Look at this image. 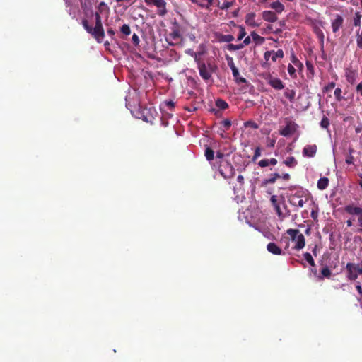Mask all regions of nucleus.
Returning <instances> with one entry per match:
<instances>
[{"instance_id": "34", "label": "nucleus", "mask_w": 362, "mask_h": 362, "mask_svg": "<svg viewBox=\"0 0 362 362\" xmlns=\"http://www.w3.org/2000/svg\"><path fill=\"white\" fill-rule=\"evenodd\" d=\"M305 259L310 264V265L313 267H315V261L312 257V255L309 252H305L304 255Z\"/></svg>"}, {"instance_id": "1", "label": "nucleus", "mask_w": 362, "mask_h": 362, "mask_svg": "<svg viewBox=\"0 0 362 362\" xmlns=\"http://www.w3.org/2000/svg\"><path fill=\"white\" fill-rule=\"evenodd\" d=\"M82 25L86 31L90 34L98 43H101L105 37V30L102 23L101 16L99 12L95 13V26L89 25L88 20H82Z\"/></svg>"}, {"instance_id": "63", "label": "nucleus", "mask_w": 362, "mask_h": 362, "mask_svg": "<svg viewBox=\"0 0 362 362\" xmlns=\"http://www.w3.org/2000/svg\"><path fill=\"white\" fill-rule=\"evenodd\" d=\"M356 90H362V82L358 83L356 86Z\"/></svg>"}, {"instance_id": "10", "label": "nucleus", "mask_w": 362, "mask_h": 362, "mask_svg": "<svg viewBox=\"0 0 362 362\" xmlns=\"http://www.w3.org/2000/svg\"><path fill=\"white\" fill-rule=\"evenodd\" d=\"M215 104H216L217 109L214 108V107H211L210 109V112L211 113H213L214 115H216V117H221V112L220 110H224L227 109L228 107V105L225 100H223L221 98H218L216 100Z\"/></svg>"}, {"instance_id": "15", "label": "nucleus", "mask_w": 362, "mask_h": 362, "mask_svg": "<svg viewBox=\"0 0 362 362\" xmlns=\"http://www.w3.org/2000/svg\"><path fill=\"white\" fill-rule=\"evenodd\" d=\"M153 4L156 6L157 8H160V10L158 12V14L160 16H164L166 14V2L164 0H154Z\"/></svg>"}, {"instance_id": "9", "label": "nucleus", "mask_w": 362, "mask_h": 362, "mask_svg": "<svg viewBox=\"0 0 362 362\" xmlns=\"http://www.w3.org/2000/svg\"><path fill=\"white\" fill-rule=\"evenodd\" d=\"M344 211L350 215H357L358 226L362 227V208L349 204L344 207Z\"/></svg>"}, {"instance_id": "35", "label": "nucleus", "mask_w": 362, "mask_h": 362, "mask_svg": "<svg viewBox=\"0 0 362 362\" xmlns=\"http://www.w3.org/2000/svg\"><path fill=\"white\" fill-rule=\"evenodd\" d=\"M354 152V150L353 148L349 149V155L346 156V160H345V162L347 164H353L354 163V158L352 156V153Z\"/></svg>"}, {"instance_id": "58", "label": "nucleus", "mask_w": 362, "mask_h": 362, "mask_svg": "<svg viewBox=\"0 0 362 362\" xmlns=\"http://www.w3.org/2000/svg\"><path fill=\"white\" fill-rule=\"evenodd\" d=\"M227 60H228V64L230 69H231V66H235V64L233 62V59L231 57L227 58Z\"/></svg>"}, {"instance_id": "22", "label": "nucleus", "mask_w": 362, "mask_h": 362, "mask_svg": "<svg viewBox=\"0 0 362 362\" xmlns=\"http://www.w3.org/2000/svg\"><path fill=\"white\" fill-rule=\"evenodd\" d=\"M250 36L252 37L253 41L255 42L256 45H262L265 41L263 37L259 35L255 31H252L251 33Z\"/></svg>"}, {"instance_id": "2", "label": "nucleus", "mask_w": 362, "mask_h": 362, "mask_svg": "<svg viewBox=\"0 0 362 362\" xmlns=\"http://www.w3.org/2000/svg\"><path fill=\"white\" fill-rule=\"evenodd\" d=\"M192 55H194V60L197 62L200 76L206 83L211 81V76L216 69V66L211 63L206 64L204 62L197 58L195 52H193Z\"/></svg>"}, {"instance_id": "37", "label": "nucleus", "mask_w": 362, "mask_h": 362, "mask_svg": "<svg viewBox=\"0 0 362 362\" xmlns=\"http://www.w3.org/2000/svg\"><path fill=\"white\" fill-rule=\"evenodd\" d=\"M329 126V119L326 116L324 115L320 122V127L323 129H328Z\"/></svg>"}, {"instance_id": "41", "label": "nucleus", "mask_w": 362, "mask_h": 362, "mask_svg": "<svg viewBox=\"0 0 362 362\" xmlns=\"http://www.w3.org/2000/svg\"><path fill=\"white\" fill-rule=\"evenodd\" d=\"M356 43L359 48H362V31L361 33H357L356 35Z\"/></svg>"}, {"instance_id": "61", "label": "nucleus", "mask_w": 362, "mask_h": 362, "mask_svg": "<svg viewBox=\"0 0 362 362\" xmlns=\"http://www.w3.org/2000/svg\"><path fill=\"white\" fill-rule=\"evenodd\" d=\"M185 109L186 110H187L188 112L196 111V110H197V108L196 107H192V108H189V107H185Z\"/></svg>"}, {"instance_id": "11", "label": "nucleus", "mask_w": 362, "mask_h": 362, "mask_svg": "<svg viewBox=\"0 0 362 362\" xmlns=\"http://www.w3.org/2000/svg\"><path fill=\"white\" fill-rule=\"evenodd\" d=\"M296 130V124L293 122L288 121L286 127L279 131L281 135L284 136H288L293 134Z\"/></svg>"}, {"instance_id": "32", "label": "nucleus", "mask_w": 362, "mask_h": 362, "mask_svg": "<svg viewBox=\"0 0 362 362\" xmlns=\"http://www.w3.org/2000/svg\"><path fill=\"white\" fill-rule=\"evenodd\" d=\"M361 18H362V15L361 14L360 12L357 11L355 13L354 20H353V23H354V26L358 27V26L361 25Z\"/></svg>"}, {"instance_id": "60", "label": "nucleus", "mask_w": 362, "mask_h": 362, "mask_svg": "<svg viewBox=\"0 0 362 362\" xmlns=\"http://www.w3.org/2000/svg\"><path fill=\"white\" fill-rule=\"evenodd\" d=\"M193 4H197V6H199V4H202V0H190Z\"/></svg>"}, {"instance_id": "62", "label": "nucleus", "mask_w": 362, "mask_h": 362, "mask_svg": "<svg viewBox=\"0 0 362 362\" xmlns=\"http://www.w3.org/2000/svg\"><path fill=\"white\" fill-rule=\"evenodd\" d=\"M235 47H237V50L243 49L245 46L244 44L241 43L239 45H235Z\"/></svg>"}, {"instance_id": "64", "label": "nucleus", "mask_w": 362, "mask_h": 362, "mask_svg": "<svg viewBox=\"0 0 362 362\" xmlns=\"http://www.w3.org/2000/svg\"><path fill=\"white\" fill-rule=\"evenodd\" d=\"M216 157L218 158H222L223 157V153L221 152H217Z\"/></svg>"}, {"instance_id": "4", "label": "nucleus", "mask_w": 362, "mask_h": 362, "mask_svg": "<svg viewBox=\"0 0 362 362\" xmlns=\"http://www.w3.org/2000/svg\"><path fill=\"white\" fill-rule=\"evenodd\" d=\"M286 233L290 236L291 240L296 243L293 248L300 250L305 247V240L304 235L298 229H288Z\"/></svg>"}, {"instance_id": "33", "label": "nucleus", "mask_w": 362, "mask_h": 362, "mask_svg": "<svg viewBox=\"0 0 362 362\" xmlns=\"http://www.w3.org/2000/svg\"><path fill=\"white\" fill-rule=\"evenodd\" d=\"M226 168H228L230 170V173L228 175H223V173L222 171V169L220 170V173L224 177H231L234 175L235 174V170H234V168L233 167V165L230 163H227Z\"/></svg>"}, {"instance_id": "45", "label": "nucleus", "mask_w": 362, "mask_h": 362, "mask_svg": "<svg viewBox=\"0 0 362 362\" xmlns=\"http://www.w3.org/2000/svg\"><path fill=\"white\" fill-rule=\"evenodd\" d=\"M341 93L342 92H334L335 98L338 100H341V99L345 98V95L347 93V92H343L344 93V95H341Z\"/></svg>"}, {"instance_id": "18", "label": "nucleus", "mask_w": 362, "mask_h": 362, "mask_svg": "<svg viewBox=\"0 0 362 362\" xmlns=\"http://www.w3.org/2000/svg\"><path fill=\"white\" fill-rule=\"evenodd\" d=\"M221 127L220 130L222 133H224L230 129L231 127V121L229 119H226L220 122ZM221 136L223 137V134H221Z\"/></svg>"}, {"instance_id": "39", "label": "nucleus", "mask_w": 362, "mask_h": 362, "mask_svg": "<svg viewBox=\"0 0 362 362\" xmlns=\"http://www.w3.org/2000/svg\"><path fill=\"white\" fill-rule=\"evenodd\" d=\"M260 156H261V148L259 146H257L255 149V153H254V156H253V157L252 158V160L253 162H255Z\"/></svg>"}, {"instance_id": "17", "label": "nucleus", "mask_w": 362, "mask_h": 362, "mask_svg": "<svg viewBox=\"0 0 362 362\" xmlns=\"http://www.w3.org/2000/svg\"><path fill=\"white\" fill-rule=\"evenodd\" d=\"M255 13H247L245 16V23L253 28L259 26L257 23H255Z\"/></svg>"}, {"instance_id": "49", "label": "nucleus", "mask_w": 362, "mask_h": 362, "mask_svg": "<svg viewBox=\"0 0 362 362\" xmlns=\"http://www.w3.org/2000/svg\"><path fill=\"white\" fill-rule=\"evenodd\" d=\"M164 103L170 109L173 108L175 106V103L173 100L165 101Z\"/></svg>"}, {"instance_id": "8", "label": "nucleus", "mask_w": 362, "mask_h": 362, "mask_svg": "<svg viewBox=\"0 0 362 362\" xmlns=\"http://www.w3.org/2000/svg\"><path fill=\"white\" fill-rule=\"evenodd\" d=\"M344 23V18L340 14H334L331 19V28L332 33L338 35L339 30L343 28Z\"/></svg>"}, {"instance_id": "55", "label": "nucleus", "mask_w": 362, "mask_h": 362, "mask_svg": "<svg viewBox=\"0 0 362 362\" xmlns=\"http://www.w3.org/2000/svg\"><path fill=\"white\" fill-rule=\"evenodd\" d=\"M310 216L313 220H316L317 218V212L315 211H312L310 214Z\"/></svg>"}, {"instance_id": "24", "label": "nucleus", "mask_w": 362, "mask_h": 362, "mask_svg": "<svg viewBox=\"0 0 362 362\" xmlns=\"http://www.w3.org/2000/svg\"><path fill=\"white\" fill-rule=\"evenodd\" d=\"M169 36L175 41H178L182 39L181 34L178 28H173Z\"/></svg>"}, {"instance_id": "3", "label": "nucleus", "mask_w": 362, "mask_h": 362, "mask_svg": "<svg viewBox=\"0 0 362 362\" xmlns=\"http://www.w3.org/2000/svg\"><path fill=\"white\" fill-rule=\"evenodd\" d=\"M272 206L274 207L279 218L282 221L287 216H289V210H287V206L285 203L284 198L281 200L277 199L276 195H272L270 198Z\"/></svg>"}, {"instance_id": "16", "label": "nucleus", "mask_w": 362, "mask_h": 362, "mask_svg": "<svg viewBox=\"0 0 362 362\" xmlns=\"http://www.w3.org/2000/svg\"><path fill=\"white\" fill-rule=\"evenodd\" d=\"M267 249L269 252L274 255H280L283 254L282 250L274 243H269L267 245Z\"/></svg>"}, {"instance_id": "51", "label": "nucleus", "mask_w": 362, "mask_h": 362, "mask_svg": "<svg viewBox=\"0 0 362 362\" xmlns=\"http://www.w3.org/2000/svg\"><path fill=\"white\" fill-rule=\"evenodd\" d=\"M227 49L229 51H236L237 47H235V45L234 44H228L226 47Z\"/></svg>"}, {"instance_id": "57", "label": "nucleus", "mask_w": 362, "mask_h": 362, "mask_svg": "<svg viewBox=\"0 0 362 362\" xmlns=\"http://www.w3.org/2000/svg\"><path fill=\"white\" fill-rule=\"evenodd\" d=\"M237 180L239 183L243 185L244 183V177L242 175H239L237 177Z\"/></svg>"}, {"instance_id": "6", "label": "nucleus", "mask_w": 362, "mask_h": 362, "mask_svg": "<svg viewBox=\"0 0 362 362\" xmlns=\"http://www.w3.org/2000/svg\"><path fill=\"white\" fill-rule=\"evenodd\" d=\"M126 105L129 108H136L141 105L140 92H128L125 97Z\"/></svg>"}, {"instance_id": "53", "label": "nucleus", "mask_w": 362, "mask_h": 362, "mask_svg": "<svg viewBox=\"0 0 362 362\" xmlns=\"http://www.w3.org/2000/svg\"><path fill=\"white\" fill-rule=\"evenodd\" d=\"M250 42H251L250 37L247 36L244 39L243 44H244V46H245V45H248Z\"/></svg>"}, {"instance_id": "27", "label": "nucleus", "mask_w": 362, "mask_h": 362, "mask_svg": "<svg viewBox=\"0 0 362 362\" xmlns=\"http://www.w3.org/2000/svg\"><path fill=\"white\" fill-rule=\"evenodd\" d=\"M272 54L271 59L272 62H276L277 59H281L284 57V52L282 49H278L276 52L272 50Z\"/></svg>"}, {"instance_id": "48", "label": "nucleus", "mask_w": 362, "mask_h": 362, "mask_svg": "<svg viewBox=\"0 0 362 362\" xmlns=\"http://www.w3.org/2000/svg\"><path fill=\"white\" fill-rule=\"evenodd\" d=\"M272 54V51H267V52H264V58L266 60V62H268L269 60V59H271Z\"/></svg>"}, {"instance_id": "31", "label": "nucleus", "mask_w": 362, "mask_h": 362, "mask_svg": "<svg viewBox=\"0 0 362 362\" xmlns=\"http://www.w3.org/2000/svg\"><path fill=\"white\" fill-rule=\"evenodd\" d=\"M205 157L207 160L211 161L214 158V152L212 148L207 147L205 150Z\"/></svg>"}, {"instance_id": "14", "label": "nucleus", "mask_w": 362, "mask_h": 362, "mask_svg": "<svg viewBox=\"0 0 362 362\" xmlns=\"http://www.w3.org/2000/svg\"><path fill=\"white\" fill-rule=\"evenodd\" d=\"M262 18L270 23L276 22L278 19L276 13L272 11H264L262 12Z\"/></svg>"}, {"instance_id": "38", "label": "nucleus", "mask_w": 362, "mask_h": 362, "mask_svg": "<svg viewBox=\"0 0 362 362\" xmlns=\"http://www.w3.org/2000/svg\"><path fill=\"white\" fill-rule=\"evenodd\" d=\"M321 274L323 277L329 278L331 276L332 273H331L330 269L328 268V267H325L322 268V269L321 271Z\"/></svg>"}, {"instance_id": "52", "label": "nucleus", "mask_w": 362, "mask_h": 362, "mask_svg": "<svg viewBox=\"0 0 362 362\" xmlns=\"http://www.w3.org/2000/svg\"><path fill=\"white\" fill-rule=\"evenodd\" d=\"M275 144H276V140L274 139H269V142L267 144V146H269V147H274L275 146Z\"/></svg>"}, {"instance_id": "46", "label": "nucleus", "mask_w": 362, "mask_h": 362, "mask_svg": "<svg viewBox=\"0 0 362 362\" xmlns=\"http://www.w3.org/2000/svg\"><path fill=\"white\" fill-rule=\"evenodd\" d=\"M153 119V117L152 115L148 116V115H143V120L146 122H150L152 124Z\"/></svg>"}, {"instance_id": "21", "label": "nucleus", "mask_w": 362, "mask_h": 362, "mask_svg": "<svg viewBox=\"0 0 362 362\" xmlns=\"http://www.w3.org/2000/svg\"><path fill=\"white\" fill-rule=\"evenodd\" d=\"M270 8L275 10L276 13H281L284 10V6L279 1H276L270 4Z\"/></svg>"}, {"instance_id": "20", "label": "nucleus", "mask_w": 362, "mask_h": 362, "mask_svg": "<svg viewBox=\"0 0 362 362\" xmlns=\"http://www.w3.org/2000/svg\"><path fill=\"white\" fill-rule=\"evenodd\" d=\"M121 38L126 39L131 34V28L129 25L124 24L119 29Z\"/></svg>"}, {"instance_id": "19", "label": "nucleus", "mask_w": 362, "mask_h": 362, "mask_svg": "<svg viewBox=\"0 0 362 362\" xmlns=\"http://www.w3.org/2000/svg\"><path fill=\"white\" fill-rule=\"evenodd\" d=\"M329 182V181L327 177H321L317 181V188L320 190H324L328 187Z\"/></svg>"}, {"instance_id": "40", "label": "nucleus", "mask_w": 362, "mask_h": 362, "mask_svg": "<svg viewBox=\"0 0 362 362\" xmlns=\"http://www.w3.org/2000/svg\"><path fill=\"white\" fill-rule=\"evenodd\" d=\"M239 28H240V31H239V34L238 35V40H241L246 35V32H245V28L243 26H240Z\"/></svg>"}, {"instance_id": "36", "label": "nucleus", "mask_w": 362, "mask_h": 362, "mask_svg": "<svg viewBox=\"0 0 362 362\" xmlns=\"http://www.w3.org/2000/svg\"><path fill=\"white\" fill-rule=\"evenodd\" d=\"M231 71L233 76L236 78V80H238V76L239 75V71L238 68L235 66H231ZM239 80L241 82H246L245 79L243 78H240Z\"/></svg>"}, {"instance_id": "5", "label": "nucleus", "mask_w": 362, "mask_h": 362, "mask_svg": "<svg viewBox=\"0 0 362 362\" xmlns=\"http://www.w3.org/2000/svg\"><path fill=\"white\" fill-rule=\"evenodd\" d=\"M346 277L350 281H355L358 275H362V268L359 264L349 262L346 264Z\"/></svg>"}, {"instance_id": "7", "label": "nucleus", "mask_w": 362, "mask_h": 362, "mask_svg": "<svg viewBox=\"0 0 362 362\" xmlns=\"http://www.w3.org/2000/svg\"><path fill=\"white\" fill-rule=\"evenodd\" d=\"M305 192L303 190H298L294 194H291L288 197L289 203L294 206L303 207L305 204L303 197Z\"/></svg>"}, {"instance_id": "43", "label": "nucleus", "mask_w": 362, "mask_h": 362, "mask_svg": "<svg viewBox=\"0 0 362 362\" xmlns=\"http://www.w3.org/2000/svg\"><path fill=\"white\" fill-rule=\"evenodd\" d=\"M132 42L133 44L135 45V46H137L139 45V42H140V40H139V36L136 34V33H134L132 37Z\"/></svg>"}, {"instance_id": "28", "label": "nucleus", "mask_w": 362, "mask_h": 362, "mask_svg": "<svg viewBox=\"0 0 362 362\" xmlns=\"http://www.w3.org/2000/svg\"><path fill=\"white\" fill-rule=\"evenodd\" d=\"M218 40L221 42H230L234 40V37L232 35H220Z\"/></svg>"}, {"instance_id": "59", "label": "nucleus", "mask_w": 362, "mask_h": 362, "mask_svg": "<svg viewBox=\"0 0 362 362\" xmlns=\"http://www.w3.org/2000/svg\"><path fill=\"white\" fill-rule=\"evenodd\" d=\"M284 180H288L290 179V175L288 173H284L282 176H281Z\"/></svg>"}, {"instance_id": "30", "label": "nucleus", "mask_w": 362, "mask_h": 362, "mask_svg": "<svg viewBox=\"0 0 362 362\" xmlns=\"http://www.w3.org/2000/svg\"><path fill=\"white\" fill-rule=\"evenodd\" d=\"M280 177H281V175L279 173H275L274 174H272L270 175V177L265 180L264 182L265 184H272V183H274L276 182V180Z\"/></svg>"}, {"instance_id": "29", "label": "nucleus", "mask_w": 362, "mask_h": 362, "mask_svg": "<svg viewBox=\"0 0 362 362\" xmlns=\"http://www.w3.org/2000/svg\"><path fill=\"white\" fill-rule=\"evenodd\" d=\"M356 72L353 71H348L346 74V80L351 84H354L356 78Z\"/></svg>"}, {"instance_id": "50", "label": "nucleus", "mask_w": 362, "mask_h": 362, "mask_svg": "<svg viewBox=\"0 0 362 362\" xmlns=\"http://www.w3.org/2000/svg\"><path fill=\"white\" fill-rule=\"evenodd\" d=\"M107 34L112 37V39H115L114 36L115 35V32L112 28H107Z\"/></svg>"}, {"instance_id": "47", "label": "nucleus", "mask_w": 362, "mask_h": 362, "mask_svg": "<svg viewBox=\"0 0 362 362\" xmlns=\"http://www.w3.org/2000/svg\"><path fill=\"white\" fill-rule=\"evenodd\" d=\"M286 97L291 101L295 97V92H285Z\"/></svg>"}, {"instance_id": "12", "label": "nucleus", "mask_w": 362, "mask_h": 362, "mask_svg": "<svg viewBox=\"0 0 362 362\" xmlns=\"http://www.w3.org/2000/svg\"><path fill=\"white\" fill-rule=\"evenodd\" d=\"M266 81L267 83L269 84L274 89L280 90L284 88V87L282 81L279 78L274 77L271 75H269L266 78Z\"/></svg>"}, {"instance_id": "44", "label": "nucleus", "mask_w": 362, "mask_h": 362, "mask_svg": "<svg viewBox=\"0 0 362 362\" xmlns=\"http://www.w3.org/2000/svg\"><path fill=\"white\" fill-rule=\"evenodd\" d=\"M258 165L261 168H264L269 165V159H263L259 161Z\"/></svg>"}, {"instance_id": "26", "label": "nucleus", "mask_w": 362, "mask_h": 362, "mask_svg": "<svg viewBox=\"0 0 362 362\" xmlns=\"http://www.w3.org/2000/svg\"><path fill=\"white\" fill-rule=\"evenodd\" d=\"M202 4H199V7L202 8H206L210 9V7L214 4H216L218 0H202Z\"/></svg>"}, {"instance_id": "42", "label": "nucleus", "mask_w": 362, "mask_h": 362, "mask_svg": "<svg viewBox=\"0 0 362 362\" xmlns=\"http://www.w3.org/2000/svg\"><path fill=\"white\" fill-rule=\"evenodd\" d=\"M288 72L291 77H296V69L291 64L288 66Z\"/></svg>"}, {"instance_id": "25", "label": "nucleus", "mask_w": 362, "mask_h": 362, "mask_svg": "<svg viewBox=\"0 0 362 362\" xmlns=\"http://www.w3.org/2000/svg\"><path fill=\"white\" fill-rule=\"evenodd\" d=\"M234 1H226L221 4L219 0H218L216 5L221 10H227L232 7Z\"/></svg>"}, {"instance_id": "54", "label": "nucleus", "mask_w": 362, "mask_h": 362, "mask_svg": "<svg viewBox=\"0 0 362 362\" xmlns=\"http://www.w3.org/2000/svg\"><path fill=\"white\" fill-rule=\"evenodd\" d=\"M356 288L357 291L358 292L360 296L362 297V288H361V286L360 283H358L356 286Z\"/></svg>"}, {"instance_id": "23", "label": "nucleus", "mask_w": 362, "mask_h": 362, "mask_svg": "<svg viewBox=\"0 0 362 362\" xmlns=\"http://www.w3.org/2000/svg\"><path fill=\"white\" fill-rule=\"evenodd\" d=\"M287 167L294 168L297 165L298 162L293 156L286 158L283 162Z\"/></svg>"}, {"instance_id": "56", "label": "nucleus", "mask_w": 362, "mask_h": 362, "mask_svg": "<svg viewBox=\"0 0 362 362\" xmlns=\"http://www.w3.org/2000/svg\"><path fill=\"white\" fill-rule=\"evenodd\" d=\"M269 165H275L277 164V160L276 158H272L269 159Z\"/></svg>"}, {"instance_id": "13", "label": "nucleus", "mask_w": 362, "mask_h": 362, "mask_svg": "<svg viewBox=\"0 0 362 362\" xmlns=\"http://www.w3.org/2000/svg\"><path fill=\"white\" fill-rule=\"evenodd\" d=\"M317 147L315 144L306 145L303 150V155L305 157L313 158L315 156Z\"/></svg>"}]
</instances>
